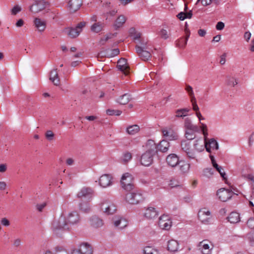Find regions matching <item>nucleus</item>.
<instances>
[{"label":"nucleus","mask_w":254,"mask_h":254,"mask_svg":"<svg viewBox=\"0 0 254 254\" xmlns=\"http://www.w3.org/2000/svg\"><path fill=\"white\" fill-rule=\"evenodd\" d=\"M210 243L207 240H203L199 242L197 247L203 254H210L212 247L210 248L209 244Z\"/></svg>","instance_id":"obj_18"},{"label":"nucleus","mask_w":254,"mask_h":254,"mask_svg":"<svg viewBox=\"0 0 254 254\" xmlns=\"http://www.w3.org/2000/svg\"><path fill=\"white\" fill-rule=\"evenodd\" d=\"M233 192L228 189L221 188L219 189L216 193V195L219 199L223 202H226L230 199L233 196Z\"/></svg>","instance_id":"obj_8"},{"label":"nucleus","mask_w":254,"mask_h":254,"mask_svg":"<svg viewBox=\"0 0 254 254\" xmlns=\"http://www.w3.org/2000/svg\"><path fill=\"white\" fill-rule=\"evenodd\" d=\"M71 254H82L79 249L76 247L73 249L71 251Z\"/></svg>","instance_id":"obj_64"},{"label":"nucleus","mask_w":254,"mask_h":254,"mask_svg":"<svg viewBox=\"0 0 254 254\" xmlns=\"http://www.w3.org/2000/svg\"><path fill=\"white\" fill-rule=\"evenodd\" d=\"M34 3L30 7V10L34 13H38L46 7L44 0H34Z\"/></svg>","instance_id":"obj_10"},{"label":"nucleus","mask_w":254,"mask_h":254,"mask_svg":"<svg viewBox=\"0 0 254 254\" xmlns=\"http://www.w3.org/2000/svg\"><path fill=\"white\" fill-rule=\"evenodd\" d=\"M121 185L124 190L130 191L134 187V179L132 176H122L120 180Z\"/></svg>","instance_id":"obj_4"},{"label":"nucleus","mask_w":254,"mask_h":254,"mask_svg":"<svg viewBox=\"0 0 254 254\" xmlns=\"http://www.w3.org/2000/svg\"><path fill=\"white\" fill-rule=\"evenodd\" d=\"M214 167L217 170L220 175H226L223 168L219 166L216 163H214Z\"/></svg>","instance_id":"obj_57"},{"label":"nucleus","mask_w":254,"mask_h":254,"mask_svg":"<svg viewBox=\"0 0 254 254\" xmlns=\"http://www.w3.org/2000/svg\"><path fill=\"white\" fill-rule=\"evenodd\" d=\"M105 27L104 22L99 21L93 23L91 26V30L94 33H99L102 31Z\"/></svg>","instance_id":"obj_30"},{"label":"nucleus","mask_w":254,"mask_h":254,"mask_svg":"<svg viewBox=\"0 0 254 254\" xmlns=\"http://www.w3.org/2000/svg\"><path fill=\"white\" fill-rule=\"evenodd\" d=\"M65 219L69 224H74L78 223L80 220L79 215L76 211L69 212L65 217Z\"/></svg>","instance_id":"obj_16"},{"label":"nucleus","mask_w":254,"mask_h":254,"mask_svg":"<svg viewBox=\"0 0 254 254\" xmlns=\"http://www.w3.org/2000/svg\"><path fill=\"white\" fill-rule=\"evenodd\" d=\"M107 114L110 116L116 115L119 116L121 114L122 111L120 110H110L108 109L106 111Z\"/></svg>","instance_id":"obj_54"},{"label":"nucleus","mask_w":254,"mask_h":254,"mask_svg":"<svg viewBox=\"0 0 254 254\" xmlns=\"http://www.w3.org/2000/svg\"><path fill=\"white\" fill-rule=\"evenodd\" d=\"M126 17L124 15H121L119 16L114 23V28L117 30L122 27L126 22Z\"/></svg>","instance_id":"obj_31"},{"label":"nucleus","mask_w":254,"mask_h":254,"mask_svg":"<svg viewBox=\"0 0 254 254\" xmlns=\"http://www.w3.org/2000/svg\"><path fill=\"white\" fill-rule=\"evenodd\" d=\"M146 147L147 150L141 155L139 161L141 165L149 166L153 163V157L158 151V145L154 140L150 139L146 143Z\"/></svg>","instance_id":"obj_1"},{"label":"nucleus","mask_w":254,"mask_h":254,"mask_svg":"<svg viewBox=\"0 0 254 254\" xmlns=\"http://www.w3.org/2000/svg\"><path fill=\"white\" fill-rule=\"evenodd\" d=\"M200 1L203 6H207L212 3V0H197L195 4H197Z\"/></svg>","instance_id":"obj_61"},{"label":"nucleus","mask_w":254,"mask_h":254,"mask_svg":"<svg viewBox=\"0 0 254 254\" xmlns=\"http://www.w3.org/2000/svg\"><path fill=\"white\" fill-rule=\"evenodd\" d=\"M172 222L170 217L167 215L160 216V227L164 230H169L172 227Z\"/></svg>","instance_id":"obj_9"},{"label":"nucleus","mask_w":254,"mask_h":254,"mask_svg":"<svg viewBox=\"0 0 254 254\" xmlns=\"http://www.w3.org/2000/svg\"><path fill=\"white\" fill-rule=\"evenodd\" d=\"M190 109L188 108L177 109L175 111V116L177 118H184L188 115Z\"/></svg>","instance_id":"obj_37"},{"label":"nucleus","mask_w":254,"mask_h":254,"mask_svg":"<svg viewBox=\"0 0 254 254\" xmlns=\"http://www.w3.org/2000/svg\"><path fill=\"white\" fill-rule=\"evenodd\" d=\"M162 132L163 136L166 139L172 140H176L178 138V134L171 129L165 128L162 130Z\"/></svg>","instance_id":"obj_21"},{"label":"nucleus","mask_w":254,"mask_h":254,"mask_svg":"<svg viewBox=\"0 0 254 254\" xmlns=\"http://www.w3.org/2000/svg\"><path fill=\"white\" fill-rule=\"evenodd\" d=\"M178 165L179 170L182 173H186L190 169V164L185 161H180Z\"/></svg>","instance_id":"obj_38"},{"label":"nucleus","mask_w":254,"mask_h":254,"mask_svg":"<svg viewBox=\"0 0 254 254\" xmlns=\"http://www.w3.org/2000/svg\"><path fill=\"white\" fill-rule=\"evenodd\" d=\"M143 253L144 254H159L157 250L154 249L150 246H147L144 248Z\"/></svg>","instance_id":"obj_46"},{"label":"nucleus","mask_w":254,"mask_h":254,"mask_svg":"<svg viewBox=\"0 0 254 254\" xmlns=\"http://www.w3.org/2000/svg\"><path fill=\"white\" fill-rule=\"evenodd\" d=\"M186 90L188 92L190 98H192V100L194 99V95L192 90V88L189 85H186Z\"/></svg>","instance_id":"obj_53"},{"label":"nucleus","mask_w":254,"mask_h":254,"mask_svg":"<svg viewBox=\"0 0 254 254\" xmlns=\"http://www.w3.org/2000/svg\"><path fill=\"white\" fill-rule=\"evenodd\" d=\"M204 147L208 152L210 153L211 150H218L219 149V145L215 139L211 138L204 141Z\"/></svg>","instance_id":"obj_15"},{"label":"nucleus","mask_w":254,"mask_h":254,"mask_svg":"<svg viewBox=\"0 0 254 254\" xmlns=\"http://www.w3.org/2000/svg\"><path fill=\"white\" fill-rule=\"evenodd\" d=\"M113 35L111 34H107L102 38H101L100 40L99 41V44L101 45H104L106 44L107 41L111 39Z\"/></svg>","instance_id":"obj_50"},{"label":"nucleus","mask_w":254,"mask_h":254,"mask_svg":"<svg viewBox=\"0 0 254 254\" xmlns=\"http://www.w3.org/2000/svg\"><path fill=\"white\" fill-rule=\"evenodd\" d=\"M190 101L192 103V109L196 112H199V107L196 104L195 98L194 97V100H192V98H190Z\"/></svg>","instance_id":"obj_59"},{"label":"nucleus","mask_w":254,"mask_h":254,"mask_svg":"<svg viewBox=\"0 0 254 254\" xmlns=\"http://www.w3.org/2000/svg\"><path fill=\"white\" fill-rule=\"evenodd\" d=\"M225 25L224 23L222 22H218L216 25V28L218 30H221L224 28Z\"/></svg>","instance_id":"obj_63"},{"label":"nucleus","mask_w":254,"mask_h":254,"mask_svg":"<svg viewBox=\"0 0 254 254\" xmlns=\"http://www.w3.org/2000/svg\"><path fill=\"white\" fill-rule=\"evenodd\" d=\"M119 53L120 50L118 48L114 49H108L99 52L98 55V58L103 57L112 58L117 56Z\"/></svg>","instance_id":"obj_11"},{"label":"nucleus","mask_w":254,"mask_h":254,"mask_svg":"<svg viewBox=\"0 0 254 254\" xmlns=\"http://www.w3.org/2000/svg\"><path fill=\"white\" fill-rule=\"evenodd\" d=\"M143 197L139 192H129L126 194V200L127 202L131 204H136L142 201Z\"/></svg>","instance_id":"obj_6"},{"label":"nucleus","mask_w":254,"mask_h":254,"mask_svg":"<svg viewBox=\"0 0 254 254\" xmlns=\"http://www.w3.org/2000/svg\"><path fill=\"white\" fill-rule=\"evenodd\" d=\"M182 148L187 154L188 156L191 159L195 158V153L193 149L190 148V142L188 140L183 141L181 143Z\"/></svg>","instance_id":"obj_12"},{"label":"nucleus","mask_w":254,"mask_h":254,"mask_svg":"<svg viewBox=\"0 0 254 254\" xmlns=\"http://www.w3.org/2000/svg\"><path fill=\"white\" fill-rule=\"evenodd\" d=\"M163 3L161 6L165 9H173V3L171 0H164L162 1Z\"/></svg>","instance_id":"obj_49"},{"label":"nucleus","mask_w":254,"mask_h":254,"mask_svg":"<svg viewBox=\"0 0 254 254\" xmlns=\"http://www.w3.org/2000/svg\"><path fill=\"white\" fill-rule=\"evenodd\" d=\"M129 34L134 40H138L141 38V34L137 31L133 27H131L129 29Z\"/></svg>","instance_id":"obj_43"},{"label":"nucleus","mask_w":254,"mask_h":254,"mask_svg":"<svg viewBox=\"0 0 254 254\" xmlns=\"http://www.w3.org/2000/svg\"><path fill=\"white\" fill-rule=\"evenodd\" d=\"M179 244L177 241L175 240H170L167 242V250L170 252L175 253L178 251Z\"/></svg>","instance_id":"obj_27"},{"label":"nucleus","mask_w":254,"mask_h":254,"mask_svg":"<svg viewBox=\"0 0 254 254\" xmlns=\"http://www.w3.org/2000/svg\"><path fill=\"white\" fill-rule=\"evenodd\" d=\"M170 146L169 142L166 139H163L160 141V151L166 152Z\"/></svg>","instance_id":"obj_44"},{"label":"nucleus","mask_w":254,"mask_h":254,"mask_svg":"<svg viewBox=\"0 0 254 254\" xmlns=\"http://www.w3.org/2000/svg\"><path fill=\"white\" fill-rule=\"evenodd\" d=\"M45 136L48 140H52L53 139L54 134L52 131L48 130L45 133Z\"/></svg>","instance_id":"obj_60"},{"label":"nucleus","mask_w":254,"mask_h":254,"mask_svg":"<svg viewBox=\"0 0 254 254\" xmlns=\"http://www.w3.org/2000/svg\"><path fill=\"white\" fill-rule=\"evenodd\" d=\"M113 180L112 176H100L99 179V184L102 188H106L112 184Z\"/></svg>","instance_id":"obj_17"},{"label":"nucleus","mask_w":254,"mask_h":254,"mask_svg":"<svg viewBox=\"0 0 254 254\" xmlns=\"http://www.w3.org/2000/svg\"><path fill=\"white\" fill-rule=\"evenodd\" d=\"M188 37L183 38L179 40L177 43V46L180 48H184L186 46L188 41Z\"/></svg>","instance_id":"obj_51"},{"label":"nucleus","mask_w":254,"mask_h":254,"mask_svg":"<svg viewBox=\"0 0 254 254\" xmlns=\"http://www.w3.org/2000/svg\"><path fill=\"white\" fill-rule=\"evenodd\" d=\"M212 215L210 211L206 208L201 209L198 213L199 220L204 224H210L211 223Z\"/></svg>","instance_id":"obj_5"},{"label":"nucleus","mask_w":254,"mask_h":254,"mask_svg":"<svg viewBox=\"0 0 254 254\" xmlns=\"http://www.w3.org/2000/svg\"><path fill=\"white\" fill-rule=\"evenodd\" d=\"M180 161L178 157L175 154H171L166 157L167 164L172 167L178 165Z\"/></svg>","instance_id":"obj_25"},{"label":"nucleus","mask_w":254,"mask_h":254,"mask_svg":"<svg viewBox=\"0 0 254 254\" xmlns=\"http://www.w3.org/2000/svg\"><path fill=\"white\" fill-rule=\"evenodd\" d=\"M190 132L189 131H187L186 132L185 135L186 137L187 138L188 140H192L195 137V134H194V132L191 131Z\"/></svg>","instance_id":"obj_58"},{"label":"nucleus","mask_w":254,"mask_h":254,"mask_svg":"<svg viewBox=\"0 0 254 254\" xmlns=\"http://www.w3.org/2000/svg\"><path fill=\"white\" fill-rule=\"evenodd\" d=\"M227 219L231 223H236L240 220V215L236 212H232L229 214Z\"/></svg>","instance_id":"obj_36"},{"label":"nucleus","mask_w":254,"mask_h":254,"mask_svg":"<svg viewBox=\"0 0 254 254\" xmlns=\"http://www.w3.org/2000/svg\"><path fill=\"white\" fill-rule=\"evenodd\" d=\"M158 215L157 208L148 206L145 209L144 217L148 220L154 219Z\"/></svg>","instance_id":"obj_14"},{"label":"nucleus","mask_w":254,"mask_h":254,"mask_svg":"<svg viewBox=\"0 0 254 254\" xmlns=\"http://www.w3.org/2000/svg\"><path fill=\"white\" fill-rule=\"evenodd\" d=\"M82 5V0H70L68 7L70 12H74L79 9Z\"/></svg>","instance_id":"obj_22"},{"label":"nucleus","mask_w":254,"mask_h":254,"mask_svg":"<svg viewBox=\"0 0 254 254\" xmlns=\"http://www.w3.org/2000/svg\"><path fill=\"white\" fill-rule=\"evenodd\" d=\"M94 194L93 190L90 188H83L80 191H79L77 194V196L78 198H87L88 199H91Z\"/></svg>","instance_id":"obj_13"},{"label":"nucleus","mask_w":254,"mask_h":254,"mask_svg":"<svg viewBox=\"0 0 254 254\" xmlns=\"http://www.w3.org/2000/svg\"><path fill=\"white\" fill-rule=\"evenodd\" d=\"M204 141L202 139H199L195 140L193 143V151L195 150L198 152H201L204 150Z\"/></svg>","instance_id":"obj_34"},{"label":"nucleus","mask_w":254,"mask_h":254,"mask_svg":"<svg viewBox=\"0 0 254 254\" xmlns=\"http://www.w3.org/2000/svg\"><path fill=\"white\" fill-rule=\"evenodd\" d=\"M151 52H153L151 49L150 50L144 49L140 51H136L140 58L144 61H148L151 57Z\"/></svg>","instance_id":"obj_28"},{"label":"nucleus","mask_w":254,"mask_h":254,"mask_svg":"<svg viewBox=\"0 0 254 254\" xmlns=\"http://www.w3.org/2000/svg\"><path fill=\"white\" fill-rule=\"evenodd\" d=\"M226 83L228 86L231 87H234L238 84V81L236 78L229 76L227 78Z\"/></svg>","instance_id":"obj_47"},{"label":"nucleus","mask_w":254,"mask_h":254,"mask_svg":"<svg viewBox=\"0 0 254 254\" xmlns=\"http://www.w3.org/2000/svg\"><path fill=\"white\" fill-rule=\"evenodd\" d=\"M90 225L95 228H99L103 225V220L96 216H92L90 219Z\"/></svg>","instance_id":"obj_32"},{"label":"nucleus","mask_w":254,"mask_h":254,"mask_svg":"<svg viewBox=\"0 0 254 254\" xmlns=\"http://www.w3.org/2000/svg\"><path fill=\"white\" fill-rule=\"evenodd\" d=\"M52 229L55 233L60 230H68L69 227L65 217L61 215L59 218L55 219L52 224Z\"/></svg>","instance_id":"obj_2"},{"label":"nucleus","mask_w":254,"mask_h":254,"mask_svg":"<svg viewBox=\"0 0 254 254\" xmlns=\"http://www.w3.org/2000/svg\"><path fill=\"white\" fill-rule=\"evenodd\" d=\"M229 176H221L222 181H223L226 184L228 185L231 188L235 190V185H237V183L231 178H229Z\"/></svg>","instance_id":"obj_35"},{"label":"nucleus","mask_w":254,"mask_h":254,"mask_svg":"<svg viewBox=\"0 0 254 254\" xmlns=\"http://www.w3.org/2000/svg\"><path fill=\"white\" fill-rule=\"evenodd\" d=\"M184 127L187 129L193 132L198 131V127L192 123V121L190 118H186L184 120Z\"/></svg>","instance_id":"obj_26"},{"label":"nucleus","mask_w":254,"mask_h":254,"mask_svg":"<svg viewBox=\"0 0 254 254\" xmlns=\"http://www.w3.org/2000/svg\"><path fill=\"white\" fill-rule=\"evenodd\" d=\"M214 167L217 170L220 175H226L223 168L219 166L216 163H214Z\"/></svg>","instance_id":"obj_56"},{"label":"nucleus","mask_w":254,"mask_h":254,"mask_svg":"<svg viewBox=\"0 0 254 254\" xmlns=\"http://www.w3.org/2000/svg\"><path fill=\"white\" fill-rule=\"evenodd\" d=\"M75 163V160L73 158L68 157L65 160V164L67 166H73Z\"/></svg>","instance_id":"obj_62"},{"label":"nucleus","mask_w":254,"mask_h":254,"mask_svg":"<svg viewBox=\"0 0 254 254\" xmlns=\"http://www.w3.org/2000/svg\"><path fill=\"white\" fill-rule=\"evenodd\" d=\"M21 10V7L18 5H15L11 10L12 15H16Z\"/></svg>","instance_id":"obj_55"},{"label":"nucleus","mask_w":254,"mask_h":254,"mask_svg":"<svg viewBox=\"0 0 254 254\" xmlns=\"http://www.w3.org/2000/svg\"><path fill=\"white\" fill-rule=\"evenodd\" d=\"M151 49L147 44V41L142 39L135 46L136 51H140L144 49L150 50Z\"/></svg>","instance_id":"obj_33"},{"label":"nucleus","mask_w":254,"mask_h":254,"mask_svg":"<svg viewBox=\"0 0 254 254\" xmlns=\"http://www.w3.org/2000/svg\"><path fill=\"white\" fill-rule=\"evenodd\" d=\"M132 154L128 151H126L123 154L121 158V162L123 164H127L132 159Z\"/></svg>","instance_id":"obj_40"},{"label":"nucleus","mask_w":254,"mask_h":254,"mask_svg":"<svg viewBox=\"0 0 254 254\" xmlns=\"http://www.w3.org/2000/svg\"><path fill=\"white\" fill-rule=\"evenodd\" d=\"M79 209L83 212H89L91 210L90 204L87 202H81L79 204Z\"/></svg>","instance_id":"obj_45"},{"label":"nucleus","mask_w":254,"mask_h":254,"mask_svg":"<svg viewBox=\"0 0 254 254\" xmlns=\"http://www.w3.org/2000/svg\"><path fill=\"white\" fill-rule=\"evenodd\" d=\"M140 130V127L137 125L129 126L127 127V132L129 135H134L138 133Z\"/></svg>","instance_id":"obj_39"},{"label":"nucleus","mask_w":254,"mask_h":254,"mask_svg":"<svg viewBox=\"0 0 254 254\" xmlns=\"http://www.w3.org/2000/svg\"><path fill=\"white\" fill-rule=\"evenodd\" d=\"M77 248L82 252V254H92L93 248L92 246L87 243H82Z\"/></svg>","instance_id":"obj_24"},{"label":"nucleus","mask_w":254,"mask_h":254,"mask_svg":"<svg viewBox=\"0 0 254 254\" xmlns=\"http://www.w3.org/2000/svg\"><path fill=\"white\" fill-rule=\"evenodd\" d=\"M130 100V95L128 94H125L122 96H121L118 99L117 102L122 105H126Z\"/></svg>","instance_id":"obj_42"},{"label":"nucleus","mask_w":254,"mask_h":254,"mask_svg":"<svg viewBox=\"0 0 254 254\" xmlns=\"http://www.w3.org/2000/svg\"><path fill=\"white\" fill-rule=\"evenodd\" d=\"M50 80L55 85L59 86L60 84V79L58 75L57 69H54L51 71Z\"/></svg>","instance_id":"obj_29"},{"label":"nucleus","mask_w":254,"mask_h":254,"mask_svg":"<svg viewBox=\"0 0 254 254\" xmlns=\"http://www.w3.org/2000/svg\"><path fill=\"white\" fill-rule=\"evenodd\" d=\"M117 67L125 75H127L129 72V67L127 64V60L125 58H121L118 61Z\"/></svg>","instance_id":"obj_19"},{"label":"nucleus","mask_w":254,"mask_h":254,"mask_svg":"<svg viewBox=\"0 0 254 254\" xmlns=\"http://www.w3.org/2000/svg\"><path fill=\"white\" fill-rule=\"evenodd\" d=\"M113 223L115 227L122 229L127 227L128 225L127 220L121 217H115L113 218Z\"/></svg>","instance_id":"obj_20"},{"label":"nucleus","mask_w":254,"mask_h":254,"mask_svg":"<svg viewBox=\"0 0 254 254\" xmlns=\"http://www.w3.org/2000/svg\"><path fill=\"white\" fill-rule=\"evenodd\" d=\"M101 209L106 214H114L117 210L116 206L109 200H104L101 203Z\"/></svg>","instance_id":"obj_7"},{"label":"nucleus","mask_w":254,"mask_h":254,"mask_svg":"<svg viewBox=\"0 0 254 254\" xmlns=\"http://www.w3.org/2000/svg\"><path fill=\"white\" fill-rule=\"evenodd\" d=\"M34 24L35 27L40 32H43L46 28V22L39 18H35L34 20Z\"/></svg>","instance_id":"obj_23"},{"label":"nucleus","mask_w":254,"mask_h":254,"mask_svg":"<svg viewBox=\"0 0 254 254\" xmlns=\"http://www.w3.org/2000/svg\"><path fill=\"white\" fill-rule=\"evenodd\" d=\"M55 254H68L66 250L63 246H58L55 249Z\"/></svg>","instance_id":"obj_48"},{"label":"nucleus","mask_w":254,"mask_h":254,"mask_svg":"<svg viewBox=\"0 0 254 254\" xmlns=\"http://www.w3.org/2000/svg\"><path fill=\"white\" fill-rule=\"evenodd\" d=\"M85 24L86 23L84 22H81L75 28L68 27L65 28L64 32L71 38H76L79 35L82 29L85 26Z\"/></svg>","instance_id":"obj_3"},{"label":"nucleus","mask_w":254,"mask_h":254,"mask_svg":"<svg viewBox=\"0 0 254 254\" xmlns=\"http://www.w3.org/2000/svg\"><path fill=\"white\" fill-rule=\"evenodd\" d=\"M248 181L249 185L250 186L251 190V199H252V195H254V176H244Z\"/></svg>","instance_id":"obj_41"},{"label":"nucleus","mask_w":254,"mask_h":254,"mask_svg":"<svg viewBox=\"0 0 254 254\" xmlns=\"http://www.w3.org/2000/svg\"><path fill=\"white\" fill-rule=\"evenodd\" d=\"M169 36L170 34L166 29H162L160 31V38L165 40L169 38Z\"/></svg>","instance_id":"obj_52"}]
</instances>
